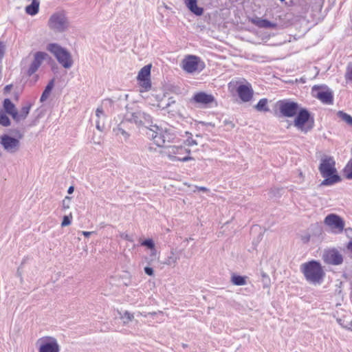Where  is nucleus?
Returning a JSON list of instances; mask_svg holds the SVG:
<instances>
[{"label":"nucleus","mask_w":352,"mask_h":352,"mask_svg":"<svg viewBox=\"0 0 352 352\" xmlns=\"http://www.w3.org/2000/svg\"><path fill=\"white\" fill-rule=\"evenodd\" d=\"M246 276L233 274L231 277V283L237 286H243L246 285Z\"/></svg>","instance_id":"29"},{"label":"nucleus","mask_w":352,"mask_h":352,"mask_svg":"<svg viewBox=\"0 0 352 352\" xmlns=\"http://www.w3.org/2000/svg\"><path fill=\"white\" fill-rule=\"evenodd\" d=\"M4 54V45L0 42V58L3 57Z\"/></svg>","instance_id":"43"},{"label":"nucleus","mask_w":352,"mask_h":352,"mask_svg":"<svg viewBox=\"0 0 352 352\" xmlns=\"http://www.w3.org/2000/svg\"><path fill=\"white\" fill-rule=\"evenodd\" d=\"M63 206H64V208H69V206H67V204H65V203H63Z\"/></svg>","instance_id":"53"},{"label":"nucleus","mask_w":352,"mask_h":352,"mask_svg":"<svg viewBox=\"0 0 352 352\" xmlns=\"http://www.w3.org/2000/svg\"><path fill=\"white\" fill-rule=\"evenodd\" d=\"M324 223L335 234H341L345 230L344 220L336 214H328L324 219Z\"/></svg>","instance_id":"9"},{"label":"nucleus","mask_w":352,"mask_h":352,"mask_svg":"<svg viewBox=\"0 0 352 352\" xmlns=\"http://www.w3.org/2000/svg\"><path fill=\"white\" fill-rule=\"evenodd\" d=\"M47 56V54L43 52H37L34 54L33 60L27 71V74L29 76L34 74L38 70Z\"/></svg>","instance_id":"16"},{"label":"nucleus","mask_w":352,"mask_h":352,"mask_svg":"<svg viewBox=\"0 0 352 352\" xmlns=\"http://www.w3.org/2000/svg\"><path fill=\"white\" fill-rule=\"evenodd\" d=\"M23 137V135L20 133H19L17 138L4 134L0 137V144L6 152L15 153L20 148V139Z\"/></svg>","instance_id":"8"},{"label":"nucleus","mask_w":352,"mask_h":352,"mask_svg":"<svg viewBox=\"0 0 352 352\" xmlns=\"http://www.w3.org/2000/svg\"><path fill=\"white\" fill-rule=\"evenodd\" d=\"M309 112L305 109H300L297 113V116L294 121V125L298 130L306 133L312 128V126L308 128L305 127V124L309 121Z\"/></svg>","instance_id":"14"},{"label":"nucleus","mask_w":352,"mask_h":352,"mask_svg":"<svg viewBox=\"0 0 352 352\" xmlns=\"http://www.w3.org/2000/svg\"><path fill=\"white\" fill-rule=\"evenodd\" d=\"M300 272L306 280L313 285H320L324 278L325 272L321 263L315 260L302 263L300 267Z\"/></svg>","instance_id":"2"},{"label":"nucleus","mask_w":352,"mask_h":352,"mask_svg":"<svg viewBox=\"0 0 352 352\" xmlns=\"http://www.w3.org/2000/svg\"><path fill=\"white\" fill-rule=\"evenodd\" d=\"M279 110L285 117L292 118L297 114L299 110V105L295 102L280 101Z\"/></svg>","instance_id":"15"},{"label":"nucleus","mask_w":352,"mask_h":352,"mask_svg":"<svg viewBox=\"0 0 352 352\" xmlns=\"http://www.w3.org/2000/svg\"><path fill=\"white\" fill-rule=\"evenodd\" d=\"M348 329L352 331V321L350 322V327Z\"/></svg>","instance_id":"52"},{"label":"nucleus","mask_w":352,"mask_h":352,"mask_svg":"<svg viewBox=\"0 0 352 352\" xmlns=\"http://www.w3.org/2000/svg\"><path fill=\"white\" fill-rule=\"evenodd\" d=\"M47 50L55 56L59 64L65 69L72 67L74 60L72 54L66 49L57 43H50L47 46Z\"/></svg>","instance_id":"4"},{"label":"nucleus","mask_w":352,"mask_h":352,"mask_svg":"<svg viewBox=\"0 0 352 352\" xmlns=\"http://www.w3.org/2000/svg\"><path fill=\"white\" fill-rule=\"evenodd\" d=\"M250 21L259 28L276 29L278 26L276 23L271 22L260 17L252 18L250 19Z\"/></svg>","instance_id":"19"},{"label":"nucleus","mask_w":352,"mask_h":352,"mask_svg":"<svg viewBox=\"0 0 352 352\" xmlns=\"http://www.w3.org/2000/svg\"><path fill=\"white\" fill-rule=\"evenodd\" d=\"M267 102H268V101H267V98H262L256 104L255 109L258 111H264V112L269 111L270 109L268 107Z\"/></svg>","instance_id":"30"},{"label":"nucleus","mask_w":352,"mask_h":352,"mask_svg":"<svg viewBox=\"0 0 352 352\" xmlns=\"http://www.w3.org/2000/svg\"><path fill=\"white\" fill-rule=\"evenodd\" d=\"M345 78L346 80L352 81V68L350 72H346Z\"/></svg>","instance_id":"41"},{"label":"nucleus","mask_w":352,"mask_h":352,"mask_svg":"<svg viewBox=\"0 0 352 352\" xmlns=\"http://www.w3.org/2000/svg\"><path fill=\"white\" fill-rule=\"evenodd\" d=\"M174 102H175V101H174V100H172V98H169V99H168V102L165 106H162V109L167 108V107H168L169 106H170V104H171L172 103H174Z\"/></svg>","instance_id":"44"},{"label":"nucleus","mask_w":352,"mask_h":352,"mask_svg":"<svg viewBox=\"0 0 352 352\" xmlns=\"http://www.w3.org/2000/svg\"><path fill=\"white\" fill-rule=\"evenodd\" d=\"M12 87V85H8L4 87V93H8Z\"/></svg>","instance_id":"46"},{"label":"nucleus","mask_w":352,"mask_h":352,"mask_svg":"<svg viewBox=\"0 0 352 352\" xmlns=\"http://www.w3.org/2000/svg\"><path fill=\"white\" fill-rule=\"evenodd\" d=\"M54 80L52 79L48 82L47 85L45 87V90L43 91V92L41 96V99H40L41 102H44L48 98V97L50 95V93L54 87Z\"/></svg>","instance_id":"26"},{"label":"nucleus","mask_w":352,"mask_h":352,"mask_svg":"<svg viewBox=\"0 0 352 352\" xmlns=\"http://www.w3.org/2000/svg\"><path fill=\"white\" fill-rule=\"evenodd\" d=\"M121 237L127 241H132L131 236H129L128 234L123 233L121 234Z\"/></svg>","instance_id":"42"},{"label":"nucleus","mask_w":352,"mask_h":352,"mask_svg":"<svg viewBox=\"0 0 352 352\" xmlns=\"http://www.w3.org/2000/svg\"><path fill=\"white\" fill-rule=\"evenodd\" d=\"M236 91L243 102H249L253 96V90L250 85H241L237 87Z\"/></svg>","instance_id":"17"},{"label":"nucleus","mask_w":352,"mask_h":352,"mask_svg":"<svg viewBox=\"0 0 352 352\" xmlns=\"http://www.w3.org/2000/svg\"><path fill=\"white\" fill-rule=\"evenodd\" d=\"M155 314H156L155 312H152V313H149L148 314L155 315Z\"/></svg>","instance_id":"57"},{"label":"nucleus","mask_w":352,"mask_h":352,"mask_svg":"<svg viewBox=\"0 0 352 352\" xmlns=\"http://www.w3.org/2000/svg\"><path fill=\"white\" fill-rule=\"evenodd\" d=\"M1 156V152L0 151V157Z\"/></svg>","instance_id":"60"},{"label":"nucleus","mask_w":352,"mask_h":352,"mask_svg":"<svg viewBox=\"0 0 352 352\" xmlns=\"http://www.w3.org/2000/svg\"><path fill=\"white\" fill-rule=\"evenodd\" d=\"M74 187L73 186H70L69 188H68V190H67V192L69 194H72L73 192H74Z\"/></svg>","instance_id":"50"},{"label":"nucleus","mask_w":352,"mask_h":352,"mask_svg":"<svg viewBox=\"0 0 352 352\" xmlns=\"http://www.w3.org/2000/svg\"><path fill=\"white\" fill-rule=\"evenodd\" d=\"M346 177L352 179V160L349 161L344 170Z\"/></svg>","instance_id":"33"},{"label":"nucleus","mask_w":352,"mask_h":352,"mask_svg":"<svg viewBox=\"0 0 352 352\" xmlns=\"http://www.w3.org/2000/svg\"><path fill=\"white\" fill-rule=\"evenodd\" d=\"M225 123L227 124H230L231 127L233 128L234 126V124H232L231 122H227V121H225Z\"/></svg>","instance_id":"51"},{"label":"nucleus","mask_w":352,"mask_h":352,"mask_svg":"<svg viewBox=\"0 0 352 352\" xmlns=\"http://www.w3.org/2000/svg\"><path fill=\"white\" fill-rule=\"evenodd\" d=\"M148 138L153 140L157 146H166L167 144L175 142L177 139L176 131L173 128H162L157 125H151L146 131Z\"/></svg>","instance_id":"1"},{"label":"nucleus","mask_w":352,"mask_h":352,"mask_svg":"<svg viewBox=\"0 0 352 352\" xmlns=\"http://www.w3.org/2000/svg\"><path fill=\"white\" fill-rule=\"evenodd\" d=\"M3 107L4 110L3 111L6 113L10 115L14 120V116H15L17 109L12 101L8 98L4 99L3 102Z\"/></svg>","instance_id":"24"},{"label":"nucleus","mask_w":352,"mask_h":352,"mask_svg":"<svg viewBox=\"0 0 352 352\" xmlns=\"http://www.w3.org/2000/svg\"><path fill=\"white\" fill-rule=\"evenodd\" d=\"M139 81L140 86L144 89V91H148L151 88V84L150 79L140 80Z\"/></svg>","instance_id":"35"},{"label":"nucleus","mask_w":352,"mask_h":352,"mask_svg":"<svg viewBox=\"0 0 352 352\" xmlns=\"http://www.w3.org/2000/svg\"><path fill=\"white\" fill-rule=\"evenodd\" d=\"M197 188L200 190V191H203V192H208L209 190L206 188V187H204V186H199V187H197Z\"/></svg>","instance_id":"48"},{"label":"nucleus","mask_w":352,"mask_h":352,"mask_svg":"<svg viewBox=\"0 0 352 352\" xmlns=\"http://www.w3.org/2000/svg\"><path fill=\"white\" fill-rule=\"evenodd\" d=\"M31 109V104H27L22 107L19 112L16 110L15 116H14V120L16 122H19L21 120H25L28 116Z\"/></svg>","instance_id":"23"},{"label":"nucleus","mask_w":352,"mask_h":352,"mask_svg":"<svg viewBox=\"0 0 352 352\" xmlns=\"http://www.w3.org/2000/svg\"><path fill=\"white\" fill-rule=\"evenodd\" d=\"M140 315H142V316H144V317H146V314H145L140 313Z\"/></svg>","instance_id":"55"},{"label":"nucleus","mask_w":352,"mask_h":352,"mask_svg":"<svg viewBox=\"0 0 352 352\" xmlns=\"http://www.w3.org/2000/svg\"><path fill=\"white\" fill-rule=\"evenodd\" d=\"M63 206H64V208H69V206H67V204H65V203H63Z\"/></svg>","instance_id":"54"},{"label":"nucleus","mask_w":352,"mask_h":352,"mask_svg":"<svg viewBox=\"0 0 352 352\" xmlns=\"http://www.w3.org/2000/svg\"><path fill=\"white\" fill-rule=\"evenodd\" d=\"M151 250V257L152 258V259H153V258H155L156 257L157 252H156L155 248L153 250Z\"/></svg>","instance_id":"47"},{"label":"nucleus","mask_w":352,"mask_h":352,"mask_svg":"<svg viewBox=\"0 0 352 352\" xmlns=\"http://www.w3.org/2000/svg\"><path fill=\"white\" fill-rule=\"evenodd\" d=\"M11 124L10 120L3 110H0V124L3 126H9Z\"/></svg>","instance_id":"32"},{"label":"nucleus","mask_w":352,"mask_h":352,"mask_svg":"<svg viewBox=\"0 0 352 352\" xmlns=\"http://www.w3.org/2000/svg\"><path fill=\"white\" fill-rule=\"evenodd\" d=\"M141 245L147 247L150 250H153L155 248V243L151 239H146L141 243Z\"/></svg>","instance_id":"36"},{"label":"nucleus","mask_w":352,"mask_h":352,"mask_svg":"<svg viewBox=\"0 0 352 352\" xmlns=\"http://www.w3.org/2000/svg\"><path fill=\"white\" fill-rule=\"evenodd\" d=\"M39 4L38 0H32L31 4L25 8L26 13L31 16L36 14L38 12Z\"/></svg>","instance_id":"25"},{"label":"nucleus","mask_w":352,"mask_h":352,"mask_svg":"<svg viewBox=\"0 0 352 352\" xmlns=\"http://www.w3.org/2000/svg\"><path fill=\"white\" fill-rule=\"evenodd\" d=\"M199 124H201L202 126H211L212 127L214 126V124H212V122H205L201 121V122H199Z\"/></svg>","instance_id":"45"},{"label":"nucleus","mask_w":352,"mask_h":352,"mask_svg":"<svg viewBox=\"0 0 352 352\" xmlns=\"http://www.w3.org/2000/svg\"><path fill=\"white\" fill-rule=\"evenodd\" d=\"M319 170L324 179L320 186H332L341 181L336 168V162L332 157H324L321 159Z\"/></svg>","instance_id":"3"},{"label":"nucleus","mask_w":352,"mask_h":352,"mask_svg":"<svg viewBox=\"0 0 352 352\" xmlns=\"http://www.w3.org/2000/svg\"><path fill=\"white\" fill-rule=\"evenodd\" d=\"M186 7L197 16L202 15L204 9L197 6V0H185Z\"/></svg>","instance_id":"22"},{"label":"nucleus","mask_w":352,"mask_h":352,"mask_svg":"<svg viewBox=\"0 0 352 352\" xmlns=\"http://www.w3.org/2000/svg\"><path fill=\"white\" fill-rule=\"evenodd\" d=\"M125 124V122H122L120 124L117 126V127L113 129L116 135H122L124 140H127L129 137V134L124 129L123 125Z\"/></svg>","instance_id":"27"},{"label":"nucleus","mask_w":352,"mask_h":352,"mask_svg":"<svg viewBox=\"0 0 352 352\" xmlns=\"http://www.w3.org/2000/svg\"><path fill=\"white\" fill-rule=\"evenodd\" d=\"M150 74H151V65H145L139 72V74L138 76V80L149 79Z\"/></svg>","instance_id":"28"},{"label":"nucleus","mask_w":352,"mask_h":352,"mask_svg":"<svg viewBox=\"0 0 352 352\" xmlns=\"http://www.w3.org/2000/svg\"><path fill=\"white\" fill-rule=\"evenodd\" d=\"M48 26L54 32H63L68 30L69 22L64 12H57L50 17Z\"/></svg>","instance_id":"6"},{"label":"nucleus","mask_w":352,"mask_h":352,"mask_svg":"<svg viewBox=\"0 0 352 352\" xmlns=\"http://www.w3.org/2000/svg\"><path fill=\"white\" fill-rule=\"evenodd\" d=\"M125 120L134 123L138 126H144L147 129L148 128L147 126L149 125L151 126V124L152 123L151 116L139 108L133 109L126 107Z\"/></svg>","instance_id":"5"},{"label":"nucleus","mask_w":352,"mask_h":352,"mask_svg":"<svg viewBox=\"0 0 352 352\" xmlns=\"http://www.w3.org/2000/svg\"><path fill=\"white\" fill-rule=\"evenodd\" d=\"M182 69L188 73L201 72L205 67L200 58L194 55H188L182 60Z\"/></svg>","instance_id":"10"},{"label":"nucleus","mask_w":352,"mask_h":352,"mask_svg":"<svg viewBox=\"0 0 352 352\" xmlns=\"http://www.w3.org/2000/svg\"><path fill=\"white\" fill-rule=\"evenodd\" d=\"M190 240H192V238H189V239H186V241H190Z\"/></svg>","instance_id":"56"},{"label":"nucleus","mask_w":352,"mask_h":352,"mask_svg":"<svg viewBox=\"0 0 352 352\" xmlns=\"http://www.w3.org/2000/svg\"><path fill=\"white\" fill-rule=\"evenodd\" d=\"M144 272L148 275V276H153L154 275V271L153 270V268L150 267H145L144 269Z\"/></svg>","instance_id":"40"},{"label":"nucleus","mask_w":352,"mask_h":352,"mask_svg":"<svg viewBox=\"0 0 352 352\" xmlns=\"http://www.w3.org/2000/svg\"><path fill=\"white\" fill-rule=\"evenodd\" d=\"M322 258L326 264L339 265L343 262L342 254L336 248L326 249L323 251Z\"/></svg>","instance_id":"12"},{"label":"nucleus","mask_w":352,"mask_h":352,"mask_svg":"<svg viewBox=\"0 0 352 352\" xmlns=\"http://www.w3.org/2000/svg\"><path fill=\"white\" fill-rule=\"evenodd\" d=\"M280 1L281 2H283V1H285V0H280Z\"/></svg>","instance_id":"59"},{"label":"nucleus","mask_w":352,"mask_h":352,"mask_svg":"<svg viewBox=\"0 0 352 352\" xmlns=\"http://www.w3.org/2000/svg\"><path fill=\"white\" fill-rule=\"evenodd\" d=\"M337 115H338V118H340L343 121H344L346 123H347L349 125L352 126V117L349 114H348L342 111H339L337 113Z\"/></svg>","instance_id":"31"},{"label":"nucleus","mask_w":352,"mask_h":352,"mask_svg":"<svg viewBox=\"0 0 352 352\" xmlns=\"http://www.w3.org/2000/svg\"><path fill=\"white\" fill-rule=\"evenodd\" d=\"M82 234L86 236V237H89V236H91V234H92V232H87V231H82Z\"/></svg>","instance_id":"49"},{"label":"nucleus","mask_w":352,"mask_h":352,"mask_svg":"<svg viewBox=\"0 0 352 352\" xmlns=\"http://www.w3.org/2000/svg\"><path fill=\"white\" fill-rule=\"evenodd\" d=\"M181 253L182 250L177 251L173 249L170 252V255L168 256L163 263L168 266L175 267L180 258Z\"/></svg>","instance_id":"21"},{"label":"nucleus","mask_w":352,"mask_h":352,"mask_svg":"<svg viewBox=\"0 0 352 352\" xmlns=\"http://www.w3.org/2000/svg\"><path fill=\"white\" fill-rule=\"evenodd\" d=\"M186 144L188 146H194V145H197V142L196 140H193L191 137L188 138L186 140Z\"/></svg>","instance_id":"39"},{"label":"nucleus","mask_w":352,"mask_h":352,"mask_svg":"<svg viewBox=\"0 0 352 352\" xmlns=\"http://www.w3.org/2000/svg\"><path fill=\"white\" fill-rule=\"evenodd\" d=\"M133 314L128 311H125L123 314V316H122V318H123L124 320L126 319V320H124V323H127L129 321L133 320Z\"/></svg>","instance_id":"37"},{"label":"nucleus","mask_w":352,"mask_h":352,"mask_svg":"<svg viewBox=\"0 0 352 352\" xmlns=\"http://www.w3.org/2000/svg\"><path fill=\"white\" fill-rule=\"evenodd\" d=\"M306 241H308L309 240V237L305 238Z\"/></svg>","instance_id":"58"},{"label":"nucleus","mask_w":352,"mask_h":352,"mask_svg":"<svg viewBox=\"0 0 352 352\" xmlns=\"http://www.w3.org/2000/svg\"><path fill=\"white\" fill-rule=\"evenodd\" d=\"M96 116L97 118L96 120V127L98 131H102L104 129L106 120V115L102 107H100L96 109Z\"/></svg>","instance_id":"20"},{"label":"nucleus","mask_w":352,"mask_h":352,"mask_svg":"<svg viewBox=\"0 0 352 352\" xmlns=\"http://www.w3.org/2000/svg\"><path fill=\"white\" fill-rule=\"evenodd\" d=\"M312 91L314 93V96L322 103L327 104H333V93L328 87L315 85L312 88Z\"/></svg>","instance_id":"13"},{"label":"nucleus","mask_w":352,"mask_h":352,"mask_svg":"<svg viewBox=\"0 0 352 352\" xmlns=\"http://www.w3.org/2000/svg\"><path fill=\"white\" fill-rule=\"evenodd\" d=\"M71 219H72V217H69L68 216H64L63 221L61 223V226L65 227V226H67L70 225L71 222H72Z\"/></svg>","instance_id":"38"},{"label":"nucleus","mask_w":352,"mask_h":352,"mask_svg":"<svg viewBox=\"0 0 352 352\" xmlns=\"http://www.w3.org/2000/svg\"><path fill=\"white\" fill-rule=\"evenodd\" d=\"M38 352H60V346L57 340L54 337L45 336L36 342Z\"/></svg>","instance_id":"11"},{"label":"nucleus","mask_w":352,"mask_h":352,"mask_svg":"<svg viewBox=\"0 0 352 352\" xmlns=\"http://www.w3.org/2000/svg\"><path fill=\"white\" fill-rule=\"evenodd\" d=\"M192 100L197 104L207 105L214 101V97L212 94L199 92L194 95Z\"/></svg>","instance_id":"18"},{"label":"nucleus","mask_w":352,"mask_h":352,"mask_svg":"<svg viewBox=\"0 0 352 352\" xmlns=\"http://www.w3.org/2000/svg\"><path fill=\"white\" fill-rule=\"evenodd\" d=\"M164 153L173 162H188L192 160L189 156L190 151L182 146H168L164 151Z\"/></svg>","instance_id":"7"},{"label":"nucleus","mask_w":352,"mask_h":352,"mask_svg":"<svg viewBox=\"0 0 352 352\" xmlns=\"http://www.w3.org/2000/svg\"><path fill=\"white\" fill-rule=\"evenodd\" d=\"M344 232L346 236L350 239L349 242L346 245V248L349 250H350L352 252V228H345Z\"/></svg>","instance_id":"34"}]
</instances>
